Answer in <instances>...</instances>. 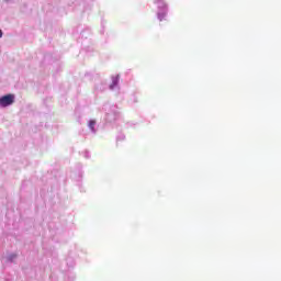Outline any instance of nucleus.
Masks as SVG:
<instances>
[{"label":"nucleus","instance_id":"1","mask_svg":"<svg viewBox=\"0 0 281 281\" xmlns=\"http://www.w3.org/2000/svg\"><path fill=\"white\" fill-rule=\"evenodd\" d=\"M14 104V94H5L0 98V106L5 108Z\"/></svg>","mask_w":281,"mask_h":281},{"label":"nucleus","instance_id":"2","mask_svg":"<svg viewBox=\"0 0 281 281\" xmlns=\"http://www.w3.org/2000/svg\"><path fill=\"white\" fill-rule=\"evenodd\" d=\"M89 128H91L93 132L95 131V121H90L89 122Z\"/></svg>","mask_w":281,"mask_h":281},{"label":"nucleus","instance_id":"3","mask_svg":"<svg viewBox=\"0 0 281 281\" xmlns=\"http://www.w3.org/2000/svg\"><path fill=\"white\" fill-rule=\"evenodd\" d=\"M117 85V80H114L113 83L110 86V89H113Z\"/></svg>","mask_w":281,"mask_h":281},{"label":"nucleus","instance_id":"4","mask_svg":"<svg viewBox=\"0 0 281 281\" xmlns=\"http://www.w3.org/2000/svg\"><path fill=\"white\" fill-rule=\"evenodd\" d=\"M3 37V31H1V29H0V38H2Z\"/></svg>","mask_w":281,"mask_h":281}]
</instances>
